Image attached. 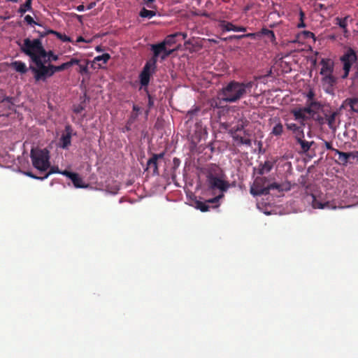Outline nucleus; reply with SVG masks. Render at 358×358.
<instances>
[{"label": "nucleus", "instance_id": "c9c22d12", "mask_svg": "<svg viewBox=\"0 0 358 358\" xmlns=\"http://www.w3.org/2000/svg\"><path fill=\"white\" fill-rule=\"evenodd\" d=\"M293 134H294L296 141H298L299 139H304L303 127H301L299 131H295Z\"/></svg>", "mask_w": 358, "mask_h": 358}, {"label": "nucleus", "instance_id": "4468645a", "mask_svg": "<svg viewBox=\"0 0 358 358\" xmlns=\"http://www.w3.org/2000/svg\"><path fill=\"white\" fill-rule=\"evenodd\" d=\"M334 152L338 155L339 164L346 166L348 163L350 158H355V156L353 152H344L338 150H334Z\"/></svg>", "mask_w": 358, "mask_h": 358}, {"label": "nucleus", "instance_id": "13d9d810", "mask_svg": "<svg viewBox=\"0 0 358 358\" xmlns=\"http://www.w3.org/2000/svg\"><path fill=\"white\" fill-rule=\"evenodd\" d=\"M198 111V109H196V110H189L188 112V115L189 116H192L193 115H194L196 112Z\"/></svg>", "mask_w": 358, "mask_h": 358}, {"label": "nucleus", "instance_id": "9b49d317", "mask_svg": "<svg viewBox=\"0 0 358 358\" xmlns=\"http://www.w3.org/2000/svg\"><path fill=\"white\" fill-rule=\"evenodd\" d=\"M320 64L322 65L320 74L324 76L326 80L334 81V77L332 76L334 64L331 59H322Z\"/></svg>", "mask_w": 358, "mask_h": 358}, {"label": "nucleus", "instance_id": "0eeeda50", "mask_svg": "<svg viewBox=\"0 0 358 358\" xmlns=\"http://www.w3.org/2000/svg\"><path fill=\"white\" fill-rule=\"evenodd\" d=\"M157 61V58L153 56L150 60L145 63L142 71L139 75L140 83L142 87H147L148 85L150 76L152 75L151 69H152V71H155L156 69Z\"/></svg>", "mask_w": 358, "mask_h": 358}, {"label": "nucleus", "instance_id": "37998d69", "mask_svg": "<svg viewBox=\"0 0 358 358\" xmlns=\"http://www.w3.org/2000/svg\"><path fill=\"white\" fill-rule=\"evenodd\" d=\"M357 103H358V97L350 99V102H349L350 106L351 109L354 111L357 110V109L355 108V106Z\"/></svg>", "mask_w": 358, "mask_h": 358}, {"label": "nucleus", "instance_id": "aec40b11", "mask_svg": "<svg viewBox=\"0 0 358 358\" xmlns=\"http://www.w3.org/2000/svg\"><path fill=\"white\" fill-rule=\"evenodd\" d=\"M298 144L301 146V153H306L309 151L311 146L315 143L314 141H307L305 139H299L298 141H296Z\"/></svg>", "mask_w": 358, "mask_h": 358}, {"label": "nucleus", "instance_id": "7c9ffc66", "mask_svg": "<svg viewBox=\"0 0 358 358\" xmlns=\"http://www.w3.org/2000/svg\"><path fill=\"white\" fill-rule=\"evenodd\" d=\"M110 58V55L108 53H103L101 55H99L94 57V62H101L103 64H105L108 62Z\"/></svg>", "mask_w": 358, "mask_h": 358}, {"label": "nucleus", "instance_id": "0e129e2a", "mask_svg": "<svg viewBox=\"0 0 358 358\" xmlns=\"http://www.w3.org/2000/svg\"><path fill=\"white\" fill-rule=\"evenodd\" d=\"M243 128V125H241V126H237L236 127V132L238 131H241L242 130Z\"/></svg>", "mask_w": 358, "mask_h": 358}, {"label": "nucleus", "instance_id": "39448f33", "mask_svg": "<svg viewBox=\"0 0 358 358\" xmlns=\"http://www.w3.org/2000/svg\"><path fill=\"white\" fill-rule=\"evenodd\" d=\"M24 53L31 57L33 62L32 65H36L37 60H42L41 56L45 55V50L43 48L39 38L34 40L26 38L24 40Z\"/></svg>", "mask_w": 358, "mask_h": 358}, {"label": "nucleus", "instance_id": "423d86ee", "mask_svg": "<svg viewBox=\"0 0 358 358\" xmlns=\"http://www.w3.org/2000/svg\"><path fill=\"white\" fill-rule=\"evenodd\" d=\"M220 174L217 173L216 175L208 173L206 176V180L210 189H219L223 194L228 190L230 185L228 181L224 180L225 175L222 170H220Z\"/></svg>", "mask_w": 358, "mask_h": 358}, {"label": "nucleus", "instance_id": "5701e85b", "mask_svg": "<svg viewBox=\"0 0 358 358\" xmlns=\"http://www.w3.org/2000/svg\"><path fill=\"white\" fill-rule=\"evenodd\" d=\"M73 185L78 188L85 187V185L83 183V179L78 176V173H74L71 178Z\"/></svg>", "mask_w": 358, "mask_h": 358}, {"label": "nucleus", "instance_id": "f8f14e48", "mask_svg": "<svg viewBox=\"0 0 358 358\" xmlns=\"http://www.w3.org/2000/svg\"><path fill=\"white\" fill-rule=\"evenodd\" d=\"M65 134H63L60 138V147L66 149L71 145V136H72V127L71 125H66L65 127Z\"/></svg>", "mask_w": 358, "mask_h": 358}, {"label": "nucleus", "instance_id": "774afa93", "mask_svg": "<svg viewBox=\"0 0 358 358\" xmlns=\"http://www.w3.org/2000/svg\"><path fill=\"white\" fill-rule=\"evenodd\" d=\"M23 68H24V73L27 71V68H26V66L24 64Z\"/></svg>", "mask_w": 358, "mask_h": 358}, {"label": "nucleus", "instance_id": "72a5a7b5", "mask_svg": "<svg viewBox=\"0 0 358 358\" xmlns=\"http://www.w3.org/2000/svg\"><path fill=\"white\" fill-rule=\"evenodd\" d=\"M305 126H302L301 124L300 125H297L295 123H287L286 127L288 130L292 131V133H294L295 131H299L301 127H304Z\"/></svg>", "mask_w": 358, "mask_h": 358}, {"label": "nucleus", "instance_id": "9d476101", "mask_svg": "<svg viewBox=\"0 0 358 358\" xmlns=\"http://www.w3.org/2000/svg\"><path fill=\"white\" fill-rule=\"evenodd\" d=\"M180 33H175L167 36L164 40L157 44L152 45L151 50L153 52V56L157 58L160 55V51L164 50V45L171 46L176 43V38L178 36Z\"/></svg>", "mask_w": 358, "mask_h": 358}, {"label": "nucleus", "instance_id": "3c124183", "mask_svg": "<svg viewBox=\"0 0 358 358\" xmlns=\"http://www.w3.org/2000/svg\"><path fill=\"white\" fill-rule=\"evenodd\" d=\"M57 72L64 71L67 69L66 64L64 62L59 66H57Z\"/></svg>", "mask_w": 358, "mask_h": 358}, {"label": "nucleus", "instance_id": "bf43d9fd", "mask_svg": "<svg viewBox=\"0 0 358 358\" xmlns=\"http://www.w3.org/2000/svg\"><path fill=\"white\" fill-rule=\"evenodd\" d=\"M76 9L78 11H83L85 9V6L83 5H79L78 6H77Z\"/></svg>", "mask_w": 358, "mask_h": 358}, {"label": "nucleus", "instance_id": "7ed1b4c3", "mask_svg": "<svg viewBox=\"0 0 358 358\" xmlns=\"http://www.w3.org/2000/svg\"><path fill=\"white\" fill-rule=\"evenodd\" d=\"M36 65H31L30 69L36 82H45L48 78L57 72V66L50 63L44 64L42 60H37Z\"/></svg>", "mask_w": 358, "mask_h": 358}, {"label": "nucleus", "instance_id": "e2e57ef3", "mask_svg": "<svg viewBox=\"0 0 358 358\" xmlns=\"http://www.w3.org/2000/svg\"><path fill=\"white\" fill-rule=\"evenodd\" d=\"M22 11H23V9H22V4L20 5L19 8H18V13H21V15H22Z\"/></svg>", "mask_w": 358, "mask_h": 358}, {"label": "nucleus", "instance_id": "6e6d98bb", "mask_svg": "<svg viewBox=\"0 0 358 358\" xmlns=\"http://www.w3.org/2000/svg\"><path fill=\"white\" fill-rule=\"evenodd\" d=\"M246 31V28L244 27H238V26L235 27L234 31Z\"/></svg>", "mask_w": 358, "mask_h": 358}, {"label": "nucleus", "instance_id": "b1692460", "mask_svg": "<svg viewBox=\"0 0 358 358\" xmlns=\"http://www.w3.org/2000/svg\"><path fill=\"white\" fill-rule=\"evenodd\" d=\"M220 27L224 31H235V25L225 20H220Z\"/></svg>", "mask_w": 358, "mask_h": 358}, {"label": "nucleus", "instance_id": "c85d7f7f", "mask_svg": "<svg viewBox=\"0 0 358 358\" xmlns=\"http://www.w3.org/2000/svg\"><path fill=\"white\" fill-rule=\"evenodd\" d=\"M48 32L50 34L55 35L57 37V38L60 39L63 42L71 41L70 37H69L68 36H66L65 34H61V33L54 31V30H50Z\"/></svg>", "mask_w": 358, "mask_h": 358}, {"label": "nucleus", "instance_id": "052dcab7", "mask_svg": "<svg viewBox=\"0 0 358 358\" xmlns=\"http://www.w3.org/2000/svg\"><path fill=\"white\" fill-rule=\"evenodd\" d=\"M179 33L180 34L178 36H182L183 39H185L187 38V34L186 33H181V32H179Z\"/></svg>", "mask_w": 358, "mask_h": 358}, {"label": "nucleus", "instance_id": "09e8293b", "mask_svg": "<svg viewBox=\"0 0 358 358\" xmlns=\"http://www.w3.org/2000/svg\"><path fill=\"white\" fill-rule=\"evenodd\" d=\"M75 173L70 172L69 171L64 170L63 171H60V174L68 177L69 178H71Z\"/></svg>", "mask_w": 358, "mask_h": 358}, {"label": "nucleus", "instance_id": "2f4dec72", "mask_svg": "<svg viewBox=\"0 0 358 358\" xmlns=\"http://www.w3.org/2000/svg\"><path fill=\"white\" fill-rule=\"evenodd\" d=\"M166 46L167 45H164V50L160 51L159 56L162 60L165 59L175 51V49H168Z\"/></svg>", "mask_w": 358, "mask_h": 358}, {"label": "nucleus", "instance_id": "bb28decb", "mask_svg": "<svg viewBox=\"0 0 358 358\" xmlns=\"http://www.w3.org/2000/svg\"><path fill=\"white\" fill-rule=\"evenodd\" d=\"M195 207L196 208L199 209L201 212H207L210 208V206L207 204L206 201L203 202L201 201H196L195 202Z\"/></svg>", "mask_w": 358, "mask_h": 358}, {"label": "nucleus", "instance_id": "f704fd0d", "mask_svg": "<svg viewBox=\"0 0 358 358\" xmlns=\"http://www.w3.org/2000/svg\"><path fill=\"white\" fill-rule=\"evenodd\" d=\"M24 22H27V24H29L31 27H34V25H39V24H38L34 20V18L29 15H27L26 16L24 17Z\"/></svg>", "mask_w": 358, "mask_h": 358}, {"label": "nucleus", "instance_id": "c756f323", "mask_svg": "<svg viewBox=\"0 0 358 358\" xmlns=\"http://www.w3.org/2000/svg\"><path fill=\"white\" fill-rule=\"evenodd\" d=\"M140 16L142 17H148V18H152V17L155 16L156 12L153 10H147L146 8H143L140 11Z\"/></svg>", "mask_w": 358, "mask_h": 358}, {"label": "nucleus", "instance_id": "5fc2aeb1", "mask_svg": "<svg viewBox=\"0 0 358 358\" xmlns=\"http://www.w3.org/2000/svg\"><path fill=\"white\" fill-rule=\"evenodd\" d=\"M148 108H151L154 105V101L150 94H148Z\"/></svg>", "mask_w": 358, "mask_h": 358}, {"label": "nucleus", "instance_id": "e433bc0d", "mask_svg": "<svg viewBox=\"0 0 358 358\" xmlns=\"http://www.w3.org/2000/svg\"><path fill=\"white\" fill-rule=\"evenodd\" d=\"M293 134H294L296 141H298L299 139H304L303 127H301L299 131H295Z\"/></svg>", "mask_w": 358, "mask_h": 358}, {"label": "nucleus", "instance_id": "393cba45", "mask_svg": "<svg viewBox=\"0 0 358 358\" xmlns=\"http://www.w3.org/2000/svg\"><path fill=\"white\" fill-rule=\"evenodd\" d=\"M349 18V16H346L343 18H341V17H337L335 20L336 21V24L337 25H338L341 28H342L343 30H344V32H347L348 31V29H347V25H348V23H347V21H348V19Z\"/></svg>", "mask_w": 358, "mask_h": 358}, {"label": "nucleus", "instance_id": "c03bdc74", "mask_svg": "<svg viewBox=\"0 0 358 358\" xmlns=\"http://www.w3.org/2000/svg\"><path fill=\"white\" fill-rule=\"evenodd\" d=\"M301 35H303V38L306 39L308 38H313L315 35L313 32L309 31H303L301 32Z\"/></svg>", "mask_w": 358, "mask_h": 358}, {"label": "nucleus", "instance_id": "a19ab883", "mask_svg": "<svg viewBox=\"0 0 358 358\" xmlns=\"http://www.w3.org/2000/svg\"><path fill=\"white\" fill-rule=\"evenodd\" d=\"M313 119L320 125H324V124H326L325 116L322 117L320 115H317V116L315 115L314 118Z\"/></svg>", "mask_w": 358, "mask_h": 358}, {"label": "nucleus", "instance_id": "8fccbe9b", "mask_svg": "<svg viewBox=\"0 0 358 358\" xmlns=\"http://www.w3.org/2000/svg\"><path fill=\"white\" fill-rule=\"evenodd\" d=\"M164 152H161L159 154H152V157H154L157 161L159 159H162L164 157Z\"/></svg>", "mask_w": 358, "mask_h": 358}, {"label": "nucleus", "instance_id": "49530a36", "mask_svg": "<svg viewBox=\"0 0 358 358\" xmlns=\"http://www.w3.org/2000/svg\"><path fill=\"white\" fill-rule=\"evenodd\" d=\"M31 0H27L25 3H24V13L31 9Z\"/></svg>", "mask_w": 358, "mask_h": 358}, {"label": "nucleus", "instance_id": "338daca9", "mask_svg": "<svg viewBox=\"0 0 358 358\" xmlns=\"http://www.w3.org/2000/svg\"><path fill=\"white\" fill-rule=\"evenodd\" d=\"M319 7H320V9L325 8V6L324 4H320Z\"/></svg>", "mask_w": 358, "mask_h": 358}, {"label": "nucleus", "instance_id": "cd10ccee", "mask_svg": "<svg viewBox=\"0 0 358 358\" xmlns=\"http://www.w3.org/2000/svg\"><path fill=\"white\" fill-rule=\"evenodd\" d=\"M260 34L266 36L272 42L275 40V34L272 30H270L266 28H262L260 31Z\"/></svg>", "mask_w": 358, "mask_h": 358}, {"label": "nucleus", "instance_id": "473e14b6", "mask_svg": "<svg viewBox=\"0 0 358 358\" xmlns=\"http://www.w3.org/2000/svg\"><path fill=\"white\" fill-rule=\"evenodd\" d=\"M10 68L15 69L19 73H22V62L20 61H15L10 64Z\"/></svg>", "mask_w": 358, "mask_h": 358}, {"label": "nucleus", "instance_id": "412c9836", "mask_svg": "<svg viewBox=\"0 0 358 358\" xmlns=\"http://www.w3.org/2000/svg\"><path fill=\"white\" fill-rule=\"evenodd\" d=\"M310 196L312 197V206L313 208L324 209L329 206V202L322 203V201L317 200L314 194H312Z\"/></svg>", "mask_w": 358, "mask_h": 358}, {"label": "nucleus", "instance_id": "680f3d73", "mask_svg": "<svg viewBox=\"0 0 358 358\" xmlns=\"http://www.w3.org/2000/svg\"><path fill=\"white\" fill-rule=\"evenodd\" d=\"M83 41H85V39L83 36L78 37L77 42H83Z\"/></svg>", "mask_w": 358, "mask_h": 358}, {"label": "nucleus", "instance_id": "a18cd8bd", "mask_svg": "<svg viewBox=\"0 0 358 358\" xmlns=\"http://www.w3.org/2000/svg\"><path fill=\"white\" fill-rule=\"evenodd\" d=\"M306 97H307V101L310 102V101H316L315 99H314V97H315V93L313 90H309V92L307 93V95H306Z\"/></svg>", "mask_w": 358, "mask_h": 358}, {"label": "nucleus", "instance_id": "ddd939ff", "mask_svg": "<svg viewBox=\"0 0 358 358\" xmlns=\"http://www.w3.org/2000/svg\"><path fill=\"white\" fill-rule=\"evenodd\" d=\"M339 113L336 111L330 112L329 114L324 113L326 124H327L329 128L333 131H335L337 129V117Z\"/></svg>", "mask_w": 358, "mask_h": 358}, {"label": "nucleus", "instance_id": "a211bd4d", "mask_svg": "<svg viewBox=\"0 0 358 358\" xmlns=\"http://www.w3.org/2000/svg\"><path fill=\"white\" fill-rule=\"evenodd\" d=\"M232 137L238 145H245L248 147H250L252 145V141L250 138H244L236 132L232 134Z\"/></svg>", "mask_w": 358, "mask_h": 358}, {"label": "nucleus", "instance_id": "f03ea898", "mask_svg": "<svg viewBox=\"0 0 358 358\" xmlns=\"http://www.w3.org/2000/svg\"><path fill=\"white\" fill-rule=\"evenodd\" d=\"M322 104L319 101H306V106L295 108L290 110L294 119L298 121L302 126L306 125V121L314 118L316 115V110L320 109Z\"/></svg>", "mask_w": 358, "mask_h": 358}, {"label": "nucleus", "instance_id": "20e7f679", "mask_svg": "<svg viewBox=\"0 0 358 358\" xmlns=\"http://www.w3.org/2000/svg\"><path fill=\"white\" fill-rule=\"evenodd\" d=\"M30 157L34 168L41 172L46 171L50 166V152L44 148H34L31 150Z\"/></svg>", "mask_w": 358, "mask_h": 358}, {"label": "nucleus", "instance_id": "79ce46f5", "mask_svg": "<svg viewBox=\"0 0 358 358\" xmlns=\"http://www.w3.org/2000/svg\"><path fill=\"white\" fill-rule=\"evenodd\" d=\"M255 34L250 33V34H243V35H234V36H231V38H236V39H241V38H252L255 36Z\"/></svg>", "mask_w": 358, "mask_h": 358}, {"label": "nucleus", "instance_id": "4be33fe9", "mask_svg": "<svg viewBox=\"0 0 358 358\" xmlns=\"http://www.w3.org/2000/svg\"><path fill=\"white\" fill-rule=\"evenodd\" d=\"M152 169L154 175H159L158 163L157 161L152 157H151L147 162V169Z\"/></svg>", "mask_w": 358, "mask_h": 358}, {"label": "nucleus", "instance_id": "ea45409f", "mask_svg": "<svg viewBox=\"0 0 358 358\" xmlns=\"http://www.w3.org/2000/svg\"><path fill=\"white\" fill-rule=\"evenodd\" d=\"M299 16H300V22L298 24L297 27L298 28H303L306 27V24L304 23V17H305V13L303 10H300L299 12Z\"/></svg>", "mask_w": 358, "mask_h": 358}, {"label": "nucleus", "instance_id": "de8ad7c7", "mask_svg": "<svg viewBox=\"0 0 358 358\" xmlns=\"http://www.w3.org/2000/svg\"><path fill=\"white\" fill-rule=\"evenodd\" d=\"M140 110H141V108H140V107L138 106L135 105V104L133 106V111L136 112L135 114H132L131 115V117L134 119H135V118H136L138 117V113H139Z\"/></svg>", "mask_w": 358, "mask_h": 358}, {"label": "nucleus", "instance_id": "4c0bfd02", "mask_svg": "<svg viewBox=\"0 0 358 358\" xmlns=\"http://www.w3.org/2000/svg\"><path fill=\"white\" fill-rule=\"evenodd\" d=\"M224 196L223 194H221L213 199H208L206 201L207 204L208 203H216L215 207H217L219 204L217 203L219 202V200L222 199Z\"/></svg>", "mask_w": 358, "mask_h": 358}, {"label": "nucleus", "instance_id": "f257e3e1", "mask_svg": "<svg viewBox=\"0 0 358 358\" xmlns=\"http://www.w3.org/2000/svg\"><path fill=\"white\" fill-rule=\"evenodd\" d=\"M253 85V81L231 80L220 90L218 99L225 103H236L250 94Z\"/></svg>", "mask_w": 358, "mask_h": 358}, {"label": "nucleus", "instance_id": "6ab92c4d", "mask_svg": "<svg viewBox=\"0 0 358 358\" xmlns=\"http://www.w3.org/2000/svg\"><path fill=\"white\" fill-rule=\"evenodd\" d=\"M58 59V55H55L51 50L48 52L45 50V55L41 56L42 62H44V64L51 63L53 61H57Z\"/></svg>", "mask_w": 358, "mask_h": 358}, {"label": "nucleus", "instance_id": "4d7b16f0", "mask_svg": "<svg viewBox=\"0 0 358 358\" xmlns=\"http://www.w3.org/2000/svg\"><path fill=\"white\" fill-rule=\"evenodd\" d=\"M96 6V2H91L90 3H89V5L87 6V8L88 10H90L92 8H93L94 6Z\"/></svg>", "mask_w": 358, "mask_h": 358}, {"label": "nucleus", "instance_id": "1a4fd4ad", "mask_svg": "<svg viewBox=\"0 0 358 358\" xmlns=\"http://www.w3.org/2000/svg\"><path fill=\"white\" fill-rule=\"evenodd\" d=\"M265 180V178H260L257 177L255 182L254 185L256 187V189L251 187L250 189V194L253 196H257V195H262V194H266L268 192V190L270 189H282L280 188V185L276 182H273L271 184L268 188L262 187V183Z\"/></svg>", "mask_w": 358, "mask_h": 358}, {"label": "nucleus", "instance_id": "58836bf2", "mask_svg": "<svg viewBox=\"0 0 358 358\" xmlns=\"http://www.w3.org/2000/svg\"><path fill=\"white\" fill-rule=\"evenodd\" d=\"M80 60L79 59H77L76 57L71 58L69 62H65L66 64L67 68H70L71 66L73 65H78L80 64Z\"/></svg>", "mask_w": 358, "mask_h": 358}, {"label": "nucleus", "instance_id": "69168bd1", "mask_svg": "<svg viewBox=\"0 0 358 358\" xmlns=\"http://www.w3.org/2000/svg\"><path fill=\"white\" fill-rule=\"evenodd\" d=\"M153 1H155V0H147L148 3H152ZM147 5L148 7H150V6L148 3H147Z\"/></svg>", "mask_w": 358, "mask_h": 358}, {"label": "nucleus", "instance_id": "2eb2a0df", "mask_svg": "<svg viewBox=\"0 0 358 358\" xmlns=\"http://www.w3.org/2000/svg\"><path fill=\"white\" fill-rule=\"evenodd\" d=\"M48 169H49V171L48 173H46L45 174V176H43V177H38V176H36L35 175H34L33 173H31V172H25V171H24V175H27L28 176H30L31 178L43 180L44 179L48 178V176H50L51 174H53V173H60V171H61L59 169L58 166H50Z\"/></svg>", "mask_w": 358, "mask_h": 358}, {"label": "nucleus", "instance_id": "f3484780", "mask_svg": "<svg viewBox=\"0 0 358 358\" xmlns=\"http://www.w3.org/2000/svg\"><path fill=\"white\" fill-rule=\"evenodd\" d=\"M273 162L269 160L266 161L264 164H260L258 168V173L264 175L271 171L273 166Z\"/></svg>", "mask_w": 358, "mask_h": 358}, {"label": "nucleus", "instance_id": "6e6552de", "mask_svg": "<svg viewBox=\"0 0 358 358\" xmlns=\"http://www.w3.org/2000/svg\"><path fill=\"white\" fill-rule=\"evenodd\" d=\"M340 59L343 64L344 73L342 78L345 79L349 75L352 64L357 61V56L354 50L349 48Z\"/></svg>", "mask_w": 358, "mask_h": 358}, {"label": "nucleus", "instance_id": "a878e982", "mask_svg": "<svg viewBox=\"0 0 358 358\" xmlns=\"http://www.w3.org/2000/svg\"><path fill=\"white\" fill-rule=\"evenodd\" d=\"M78 66V72L81 74H86L88 73V62L85 59L80 60Z\"/></svg>", "mask_w": 358, "mask_h": 358}, {"label": "nucleus", "instance_id": "dca6fc26", "mask_svg": "<svg viewBox=\"0 0 358 358\" xmlns=\"http://www.w3.org/2000/svg\"><path fill=\"white\" fill-rule=\"evenodd\" d=\"M274 121L275 124L273 127L270 134L273 136L280 137L282 135L285 131L283 124L279 119H276Z\"/></svg>", "mask_w": 358, "mask_h": 358}, {"label": "nucleus", "instance_id": "603ef678", "mask_svg": "<svg viewBox=\"0 0 358 358\" xmlns=\"http://www.w3.org/2000/svg\"><path fill=\"white\" fill-rule=\"evenodd\" d=\"M83 110H84L83 106H81V105H78V106H76V107L74 108V109H73V112H74L75 113H77V114H78V113H81Z\"/></svg>", "mask_w": 358, "mask_h": 358}, {"label": "nucleus", "instance_id": "864d4df0", "mask_svg": "<svg viewBox=\"0 0 358 358\" xmlns=\"http://www.w3.org/2000/svg\"><path fill=\"white\" fill-rule=\"evenodd\" d=\"M325 147L327 150H330L334 152L335 148L332 147V144L331 142L325 141L324 142Z\"/></svg>", "mask_w": 358, "mask_h": 358}]
</instances>
